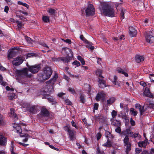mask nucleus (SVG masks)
<instances>
[{"mask_svg": "<svg viewBox=\"0 0 154 154\" xmlns=\"http://www.w3.org/2000/svg\"><path fill=\"white\" fill-rule=\"evenodd\" d=\"M52 71L51 68L46 67L44 68L42 73L39 75V79L41 81L46 80L49 79L51 75Z\"/></svg>", "mask_w": 154, "mask_h": 154, "instance_id": "f03ea898", "label": "nucleus"}, {"mask_svg": "<svg viewBox=\"0 0 154 154\" xmlns=\"http://www.w3.org/2000/svg\"><path fill=\"white\" fill-rule=\"evenodd\" d=\"M18 51L17 50L12 49L8 53V58L9 59L13 58L17 54Z\"/></svg>", "mask_w": 154, "mask_h": 154, "instance_id": "1a4fd4ad", "label": "nucleus"}, {"mask_svg": "<svg viewBox=\"0 0 154 154\" xmlns=\"http://www.w3.org/2000/svg\"><path fill=\"white\" fill-rule=\"evenodd\" d=\"M95 10L93 6L89 4L85 10L86 15L87 16H92L94 14Z\"/></svg>", "mask_w": 154, "mask_h": 154, "instance_id": "39448f33", "label": "nucleus"}, {"mask_svg": "<svg viewBox=\"0 0 154 154\" xmlns=\"http://www.w3.org/2000/svg\"><path fill=\"white\" fill-rule=\"evenodd\" d=\"M102 146L107 147H109L112 146V143L111 142L108 140L106 143L103 144Z\"/></svg>", "mask_w": 154, "mask_h": 154, "instance_id": "cd10ccee", "label": "nucleus"}, {"mask_svg": "<svg viewBox=\"0 0 154 154\" xmlns=\"http://www.w3.org/2000/svg\"><path fill=\"white\" fill-rule=\"evenodd\" d=\"M79 100L80 102L84 103L85 102L84 96L82 95H80Z\"/></svg>", "mask_w": 154, "mask_h": 154, "instance_id": "ea45409f", "label": "nucleus"}, {"mask_svg": "<svg viewBox=\"0 0 154 154\" xmlns=\"http://www.w3.org/2000/svg\"><path fill=\"white\" fill-rule=\"evenodd\" d=\"M77 59L81 62L82 65H83L85 64V61L84 59L81 56H78Z\"/></svg>", "mask_w": 154, "mask_h": 154, "instance_id": "c9c22d12", "label": "nucleus"}, {"mask_svg": "<svg viewBox=\"0 0 154 154\" xmlns=\"http://www.w3.org/2000/svg\"><path fill=\"white\" fill-rule=\"evenodd\" d=\"M11 114L12 117H14L15 118V120L17 119V117L16 114L14 113L13 110L12 111L11 110Z\"/></svg>", "mask_w": 154, "mask_h": 154, "instance_id": "c03bdc74", "label": "nucleus"}, {"mask_svg": "<svg viewBox=\"0 0 154 154\" xmlns=\"http://www.w3.org/2000/svg\"><path fill=\"white\" fill-rule=\"evenodd\" d=\"M63 50L66 52L67 55H68L70 53L71 54L72 53L71 49L67 48H65Z\"/></svg>", "mask_w": 154, "mask_h": 154, "instance_id": "7c9ffc66", "label": "nucleus"}, {"mask_svg": "<svg viewBox=\"0 0 154 154\" xmlns=\"http://www.w3.org/2000/svg\"><path fill=\"white\" fill-rule=\"evenodd\" d=\"M94 109L95 110H97L98 108V104L97 103H95L94 104Z\"/></svg>", "mask_w": 154, "mask_h": 154, "instance_id": "680f3d73", "label": "nucleus"}, {"mask_svg": "<svg viewBox=\"0 0 154 154\" xmlns=\"http://www.w3.org/2000/svg\"><path fill=\"white\" fill-rule=\"evenodd\" d=\"M130 35L131 37L135 36L137 34V31L135 28L131 26L129 28Z\"/></svg>", "mask_w": 154, "mask_h": 154, "instance_id": "ddd939ff", "label": "nucleus"}, {"mask_svg": "<svg viewBox=\"0 0 154 154\" xmlns=\"http://www.w3.org/2000/svg\"><path fill=\"white\" fill-rule=\"evenodd\" d=\"M125 10L124 9H122L121 10L120 17L121 19H123L124 18L125 12Z\"/></svg>", "mask_w": 154, "mask_h": 154, "instance_id": "58836bf2", "label": "nucleus"}, {"mask_svg": "<svg viewBox=\"0 0 154 154\" xmlns=\"http://www.w3.org/2000/svg\"><path fill=\"white\" fill-rule=\"evenodd\" d=\"M85 43L87 44L86 46L88 49L91 51H93L94 49V46H92L93 44L91 42H88L87 41V42H86Z\"/></svg>", "mask_w": 154, "mask_h": 154, "instance_id": "4be33fe9", "label": "nucleus"}, {"mask_svg": "<svg viewBox=\"0 0 154 154\" xmlns=\"http://www.w3.org/2000/svg\"><path fill=\"white\" fill-rule=\"evenodd\" d=\"M60 61H62L63 63H68L69 61V58L65 57H60Z\"/></svg>", "mask_w": 154, "mask_h": 154, "instance_id": "c756f323", "label": "nucleus"}, {"mask_svg": "<svg viewBox=\"0 0 154 154\" xmlns=\"http://www.w3.org/2000/svg\"><path fill=\"white\" fill-rule=\"evenodd\" d=\"M147 107L154 109V103H149V105L147 106Z\"/></svg>", "mask_w": 154, "mask_h": 154, "instance_id": "3c124183", "label": "nucleus"}, {"mask_svg": "<svg viewBox=\"0 0 154 154\" xmlns=\"http://www.w3.org/2000/svg\"><path fill=\"white\" fill-rule=\"evenodd\" d=\"M52 60L54 61H60V57H59L58 58L54 57L52 58Z\"/></svg>", "mask_w": 154, "mask_h": 154, "instance_id": "052dcab7", "label": "nucleus"}, {"mask_svg": "<svg viewBox=\"0 0 154 154\" xmlns=\"http://www.w3.org/2000/svg\"><path fill=\"white\" fill-rule=\"evenodd\" d=\"M147 140H145L143 141H141L138 143V146L140 147H143L145 148L147 143Z\"/></svg>", "mask_w": 154, "mask_h": 154, "instance_id": "412c9836", "label": "nucleus"}, {"mask_svg": "<svg viewBox=\"0 0 154 154\" xmlns=\"http://www.w3.org/2000/svg\"><path fill=\"white\" fill-rule=\"evenodd\" d=\"M117 112L116 111L114 110L112 111V118H115V116L117 115Z\"/></svg>", "mask_w": 154, "mask_h": 154, "instance_id": "a18cd8bd", "label": "nucleus"}, {"mask_svg": "<svg viewBox=\"0 0 154 154\" xmlns=\"http://www.w3.org/2000/svg\"><path fill=\"white\" fill-rule=\"evenodd\" d=\"M28 70L27 68H24L22 70H18L17 72V75L19 76L24 78L30 77L31 75L28 74Z\"/></svg>", "mask_w": 154, "mask_h": 154, "instance_id": "7ed1b4c3", "label": "nucleus"}, {"mask_svg": "<svg viewBox=\"0 0 154 154\" xmlns=\"http://www.w3.org/2000/svg\"><path fill=\"white\" fill-rule=\"evenodd\" d=\"M24 60V58L22 56H18L12 61V63L15 66H18L22 64Z\"/></svg>", "mask_w": 154, "mask_h": 154, "instance_id": "423d86ee", "label": "nucleus"}, {"mask_svg": "<svg viewBox=\"0 0 154 154\" xmlns=\"http://www.w3.org/2000/svg\"><path fill=\"white\" fill-rule=\"evenodd\" d=\"M58 78V75L57 73H55L53 77L51 78L49 81L47 82V84H49V83L54 84V83L55 82L57 79Z\"/></svg>", "mask_w": 154, "mask_h": 154, "instance_id": "f3484780", "label": "nucleus"}, {"mask_svg": "<svg viewBox=\"0 0 154 154\" xmlns=\"http://www.w3.org/2000/svg\"><path fill=\"white\" fill-rule=\"evenodd\" d=\"M146 39L147 42L152 43L154 41V36L151 35H148L146 37Z\"/></svg>", "mask_w": 154, "mask_h": 154, "instance_id": "dca6fc26", "label": "nucleus"}, {"mask_svg": "<svg viewBox=\"0 0 154 154\" xmlns=\"http://www.w3.org/2000/svg\"><path fill=\"white\" fill-rule=\"evenodd\" d=\"M135 60L137 63L143 61L144 60V58L142 56L139 55H137L135 57Z\"/></svg>", "mask_w": 154, "mask_h": 154, "instance_id": "aec40b11", "label": "nucleus"}, {"mask_svg": "<svg viewBox=\"0 0 154 154\" xmlns=\"http://www.w3.org/2000/svg\"><path fill=\"white\" fill-rule=\"evenodd\" d=\"M98 82L99 83V86L101 88H104L106 87L105 82L103 79H99Z\"/></svg>", "mask_w": 154, "mask_h": 154, "instance_id": "a211bd4d", "label": "nucleus"}, {"mask_svg": "<svg viewBox=\"0 0 154 154\" xmlns=\"http://www.w3.org/2000/svg\"><path fill=\"white\" fill-rule=\"evenodd\" d=\"M72 125V126L75 127L76 129H78V127L76 125L75 123L73 121H72L71 122Z\"/></svg>", "mask_w": 154, "mask_h": 154, "instance_id": "13d9d810", "label": "nucleus"}, {"mask_svg": "<svg viewBox=\"0 0 154 154\" xmlns=\"http://www.w3.org/2000/svg\"><path fill=\"white\" fill-rule=\"evenodd\" d=\"M36 106H35L27 105L26 107L27 110L32 114H35L36 112Z\"/></svg>", "mask_w": 154, "mask_h": 154, "instance_id": "9b49d317", "label": "nucleus"}, {"mask_svg": "<svg viewBox=\"0 0 154 154\" xmlns=\"http://www.w3.org/2000/svg\"><path fill=\"white\" fill-rule=\"evenodd\" d=\"M6 138L2 135H0V145L5 146L6 144Z\"/></svg>", "mask_w": 154, "mask_h": 154, "instance_id": "2eb2a0df", "label": "nucleus"}, {"mask_svg": "<svg viewBox=\"0 0 154 154\" xmlns=\"http://www.w3.org/2000/svg\"><path fill=\"white\" fill-rule=\"evenodd\" d=\"M49 115V113L45 107L43 106L41 109L39 115L41 117H46Z\"/></svg>", "mask_w": 154, "mask_h": 154, "instance_id": "0eeeda50", "label": "nucleus"}, {"mask_svg": "<svg viewBox=\"0 0 154 154\" xmlns=\"http://www.w3.org/2000/svg\"><path fill=\"white\" fill-rule=\"evenodd\" d=\"M17 143L19 144L22 145V146H23L24 147H26L28 145V144L23 143L20 142H18Z\"/></svg>", "mask_w": 154, "mask_h": 154, "instance_id": "0e129e2a", "label": "nucleus"}, {"mask_svg": "<svg viewBox=\"0 0 154 154\" xmlns=\"http://www.w3.org/2000/svg\"><path fill=\"white\" fill-rule=\"evenodd\" d=\"M80 38L83 41H84L85 42H87V40H86L85 38L84 37L83 35H81L80 37Z\"/></svg>", "mask_w": 154, "mask_h": 154, "instance_id": "864d4df0", "label": "nucleus"}, {"mask_svg": "<svg viewBox=\"0 0 154 154\" xmlns=\"http://www.w3.org/2000/svg\"><path fill=\"white\" fill-rule=\"evenodd\" d=\"M115 100V98L114 97H111L107 100V104H110L113 103Z\"/></svg>", "mask_w": 154, "mask_h": 154, "instance_id": "72a5a7b5", "label": "nucleus"}, {"mask_svg": "<svg viewBox=\"0 0 154 154\" xmlns=\"http://www.w3.org/2000/svg\"><path fill=\"white\" fill-rule=\"evenodd\" d=\"M20 137H25V139H24L23 140V141L24 142H26L28 140V137H29L30 136L28 134H21L20 135Z\"/></svg>", "mask_w": 154, "mask_h": 154, "instance_id": "a878e982", "label": "nucleus"}, {"mask_svg": "<svg viewBox=\"0 0 154 154\" xmlns=\"http://www.w3.org/2000/svg\"><path fill=\"white\" fill-rule=\"evenodd\" d=\"M105 96V94L103 91L99 92L97 94L95 99L97 101H99L100 100H103Z\"/></svg>", "mask_w": 154, "mask_h": 154, "instance_id": "6e6552de", "label": "nucleus"}, {"mask_svg": "<svg viewBox=\"0 0 154 154\" xmlns=\"http://www.w3.org/2000/svg\"><path fill=\"white\" fill-rule=\"evenodd\" d=\"M65 103H66L69 105H72L71 102L68 99H67L65 100Z\"/></svg>", "mask_w": 154, "mask_h": 154, "instance_id": "4d7b16f0", "label": "nucleus"}, {"mask_svg": "<svg viewBox=\"0 0 154 154\" xmlns=\"http://www.w3.org/2000/svg\"><path fill=\"white\" fill-rule=\"evenodd\" d=\"M130 112L131 114H132L134 116H136L137 114V111L134 110V109L133 108H131L130 109Z\"/></svg>", "mask_w": 154, "mask_h": 154, "instance_id": "2f4dec72", "label": "nucleus"}, {"mask_svg": "<svg viewBox=\"0 0 154 154\" xmlns=\"http://www.w3.org/2000/svg\"><path fill=\"white\" fill-rule=\"evenodd\" d=\"M4 123L2 118V115L0 114V124H2Z\"/></svg>", "mask_w": 154, "mask_h": 154, "instance_id": "69168bd1", "label": "nucleus"}, {"mask_svg": "<svg viewBox=\"0 0 154 154\" xmlns=\"http://www.w3.org/2000/svg\"><path fill=\"white\" fill-rule=\"evenodd\" d=\"M62 40H63L65 42L68 43V44H70L71 43V40L69 39H67L66 40H64L63 39Z\"/></svg>", "mask_w": 154, "mask_h": 154, "instance_id": "774afa93", "label": "nucleus"}, {"mask_svg": "<svg viewBox=\"0 0 154 154\" xmlns=\"http://www.w3.org/2000/svg\"><path fill=\"white\" fill-rule=\"evenodd\" d=\"M125 133H123L122 132V134L124 135H126V134L128 135L130 137H133V133L131 131V129L130 128H127L125 130Z\"/></svg>", "mask_w": 154, "mask_h": 154, "instance_id": "6ab92c4d", "label": "nucleus"}, {"mask_svg": "<svg viewBox=\"0 0 154 154\" xmlns=\"http://www.w3.org/2000/svg\"><path fill=\"white\" fill-rule=\"evenodd\" d=\"M141 151V149H139V148H136L135 149L136 152V153H137V154H139L140 152Z\"/></svg>", "mask_w": 154, "mask_h": 154, "instance_id": "338daca9", "label": "nucleus"}, {"mask_svg": "<svg viewBox=\"0 0 154 154\" xmlns=\"http://www.w3.org/2000/svg\"><path fill=\"white\" fill-rule=\"evenodd\" d=\"M49 84H50V83ZM53 85V84L50 83L49 85H47L46 88L45 90V91L47 92V93H49V94L51 92H52L54 91L53 86H52Z\"/></svg>", "mask_w": 154, "mask_h": 154, "instance_id": "4468645a", "label": "nucleus"}, {"mask_svg": "<svg viewBox=\"0 0 154 154\" xmlns=\"http://www.w3.org/2000/svg\"><path fill=\"white\" fill-rule=\"evenodd\" d=\"M130 122L131 123V124L132 126H134L135 125V122L133 120L132 118H131L130 119Z\"/></svg>", "mask_w": 154, "mask_h": 154, "instance_id": "e2e57ef3", "label": "nucleus"}, {"mask_svg": "<svg viewBox=\"0 0 154 154\" xmlns=\"http://www.w3.org/2000/svg\"><path fill=\"white\" fill-rule=\"evenodd\" d=\"M13 127L15 128L14 129L16 130L17 133L21 134H22L21 133L22 132V130L20 126L17 125H15Z\"/></svg>", "mask_w": 154, "mask_h": 154, "instance_id": "393cba45", "label": "nucleus"}, {"mask_svg": "<svg viewBox=\"0 0 154 154\" xmlns=\"http://www.w3.org/2000/svg\"><path fill=\"white\" fill-rule=\"evenodd\" d=\"M143 95L146 97H153V95L151 93L150 91L147 87L145 88L144 91L143 92Z\"/></svg>", "mask_w": 154, "mask_h": 154, "instance_id": "f8f14e48", "label": "nucleus"}, {"mask_svg": "<svg viewBox=\"0 0 154 154\" xmlns=\"http://www.w3.org/2000/svg\"><path fill=\"white\" fill-rule=\"evenodd\" d=\"M42 20L44 22L47 23L49 21V17L47 16H43L42 18Z\"/></svg>", "mask_w": 154, "mask_h": 154, "instance_id": "e433bc0d", "label": "nucleus"}, {"mask_svg": "<svg viewBox=\"0 0 154 154\" xmlns=\"http://www.w3.org/2000/svg\"><path fill=\"white\" fill-rule=\"evenodd\" d=\"M147 107V106H146L145 105L143 107L141 106L139 109L141 115H142V113L145 111Z\"/></svg>", "mask_w": 154, "mask_h": 154, "instance_id": "473e14b6", "label": "nucleus"}, {"mask_svg": "<svg viewBox=\"0 0 154 154\" xmlns=\"http://www.w3.org/2000/svg\"><path fill=\"white\" fill-rule=\"evenodd\" d=\"M17 24L18 28L19 29H20L22 26H23V24L21 22H20L18 21H17Z\"/></svg>", "mask_w": 154, "mask_h": 154, "instance_id": "a19ab883", "label": "nucleus"}, {"mask_svg": "<svg viewBox=\"0 0 154 154\" xmlns=\"http://www.w3.org/2000/svg\"><path fill=\"white\" fill-rule=\"evenodd\" d=\"M68 91L72 94H75V92L74 89L71 88H69L68 89Z\"/></svg>", "mask_w": 154, "mask_h": 154, "instance_id": "603ef678", "label": "nucleus"}, {"mask_svg": "<svg viewBox=\"0 0 154 154\" xmlns=\"http://www.w3.org/2000/svg\"><path fill=\"white\" fill-rule=\"evenodd\" d=\"M141 137L140 135L138 133H135L134 134H133V137L134 138H136V137Z\"/></svg>", "mask_w": 154, "mask_h": 154, "instance_id": "bf43d9fd", "label": "nucleus"}, {"mask_svg": "<svg viewBox=\"0 0 154 154\" xmlns=\"http://www.w3.org/2000/svg\"><path fill=\"white\" fill-rule=\"evenodd\" d=\"M126 146L125 152L127 154H128L131 149V144L124 145Z\"/></svg>", "mask_w": 154, "mask_h": 154, "instance_id": "c85d7f7f", "label": "nucleus"}, {"mask_svg": "<svg viewBox=\"0 0 154 154\" xmlns=\"http://www.w3.org/2000/svg\"><path fill=\"white\" fill-rule=\"evenodd\" d=\"M96 74L97 76L99 77H101L103 78V77L102 76V71L100 69H98L96 72Z\"/></svg>", "mask_w": 154, "mask_h": 154, "instance_id": "4c0bfd02", "label": "nucleus"}, {"mask_svg": "<svg viewBox=\"0 0 154 154\" xmlns=\"http://www.w3.org/2000/svg\"><path fill=\"white\" fill-rule=\"evenodd\" d=\"M149 78L151 80V81L154 82V74H151L149 76Z\"/></svg>", "mask_w": 154, "mask_h": 154, "instance_id": "6e6d98bb", "label": "nucleus"}, {"mask_svg": "<svg viewBox=\"0 0 154 154\" xmlns=\"http://www.w3.org/2000/svg\"><path fill=\"white\" fill-rule=\"evenodd\" d=\"M117 71L119 73L123 74L126 77H128V74L124 72V71L121 68H118L117 69Z\"/></svg>", "mask_w": 154, "mask_h": 154, "instance_id": "bb28decb", "label": "nucleus"}, {"mask_svg": "<svg viewBox=\"0 0 154 154\" xmlns=\"http://www.w3.org/2000/svg\"><path fill=\"white\" fill-rule=\"evenodd\" d=\"M115 131L119 134H120L121 132V129L120 126L118 127L115 130Z\"/></svg>", "mask_w": 154, "mask_h": 154, "instance_id": "de8ad7c7", "label": "nucleus"}, {"mask_svg": "<svg viewBox=\"0 0 154 154\" xmlns=\"http://www.w3.org/2000/svg\"><path fill=\"white\" fill-rule=\"evenodd\" d=\"M123 142L124 143V145L131 144V142L129 141L128 136L127 135L125 136L123 139Z\"/></svg>", "mask_w": 154, "mask_h": 154, "instance_id": "5701e85b", "label": "nucleus"}, {"mask_svg": "<svg viewBox=\"0 0 154 154\" xmlns=\"http://www.w3.org/2000/svg\"><path fill=\"white\" fill-rule=\"evenodd\" d=\"M0 83L2 85H5V83H4L3 81V77L2 75L0 74Z\"/></svg>", "mask_w": 154, "mask_h": 154, "instance_id": "09e8293b", "label": "nucleus"}, {"mask_svg": "<svg viewBox=\"0 0 154 154\" xmlns=\"http://www.w3.org/2000/svg\"><path fill=\"white\" fill-rule=\"evenodd\" d=\"M101 10L102 14L106 16L113 17L115 13L113 8L109 4L103 2L101 4Z\"/></svg>", "mask_w": 154, "mask_h": 154, "instance_id": "f257e3e1", "label": "nucleus"}, {"mask_svg": "<svg viewBox=\"0 0 154 154\" xmlns=\"http://www.w3.org/2000/svg\"><path fill=\"white\" fill-rule=\"evenodd\" d=\"M67 131L69 133L70 140H74L75 137V132L74 130L70 129L69 128H67Z\"/></svg>", "mask_w": 154, "mask_h": 154, "instance_id": "9d476101", "label": "nucleus"}, {"mask_svg": "<svg viewBox=\"0 0 154 154\" xmlns=\"http://www.w3.org/2000/svg\"><path fill=\"white\" fill-rule=\"evenodd\" d=\"M73 64L75 65H76L77 66H79L80 65V63L77 60L75 61L73 63Z\"/></svg>", "mask_w": 154, "mask_h": 154, "instance_id": "8fccbe9b", "label": "nucleus"}, {"mask_svg": "<svg viewBox=\"0 0 154 154\" xmlns=\"http://www.w3.org/2000/svg\"><path fill=\"white\" fill-rule=\"evenodd\" d=\"M112 125L115 126L116 127L121 126V123L119 121L116 120H114L111 123Z\"/></svg>", "mask_w": 154, "mask_h": 154, "instance_id": "b1692460", "label": "nucleus"}, {"mask_svg": "<svg viewBox=\"0 0 154 154\" xmlns=\"http://www.w3.org/2000/svg\"><path fill=\"white\" fill-rule=\"evenodd\" d=\"M55 10L52 8L49 9L48 11L49 13L52 14H54L55 13Z\"/></svg>", "mask_w": 154, "mask_h": 154, "instance_id": "49530a36", "label": "nucleus"}, {"mask_svg": "<svg viewBox=\"0 0 154 154\" xmlns=\"http://www.w3.org/2000/svg\"><path fill=\"white\" fill-rule=\"evenodd\" d=\"M27 66L28 71L33 74L37 72L40 69V66L39 64L32 66L28 65Z\"/></svg>", "mask_w": 154, "mask_h": 154, "instance_id": "20e7f679", "label": "nucleus"}, {"mask_svg": "<svg viewBox=\"0 0 154 154\" xmlns=\"http://www.w3.org/2000/svg\"><path fill=\"white\" fill-rule=\"evenodd\" d=\"M140 84L141 85L144 87H145V86H147V87H150V85H149V83H145L144 82H140Z\"/></svg>", "mask_w": 154, "mask_h": 154, "instance_id": "37998d69", "label": "nucleus"}, {"mask_svg": "<svg viewBox=\"0 0 154 154\" xmlns=\"http://www.w3.org/2000/svg\"><path fill=\"white\" fill-rule=\"evenodd\" d=\"M45 98H47L48 99V100L50 102H51L54 100V99H53L52 97H48V96L46 95L45 96Z\"/></svg>", "mask_w": 154, "mask_h": 154, "instance_id": "5fc2aeb1", "label": "nucleus"}, {"mask_svg": "<svg viewBox=\"0 0 154 154\" xmlns=\"http://www.w3.org/2000/svg\"><path fill=\"white\" fill-rule=\"evenodd\" d=\"M68 73L70 77L73 78H76L79 79L80 77L79 75H78L72 74L69 72H68Z\"/></svg>", "mask_w": 154, "mask_h": 154, "instance_id": "79ce46f5", "label": "nucleus"}, {"mask_svg": "<svg viewBox=\"0 0 154 154\" xmlns=\"http://www.w3.org/2000/svg\"><path fill=\"white\" fill-rule=\"evenodd\" d=\"M16 95L14 93H10L8 94L9 99L11 100H12L15 99Z\"/></svg>", "mask_w": 154, "mask_h": 154, "instance_id": "f704fd0d", "label": "nucleus"}]
</instances>
